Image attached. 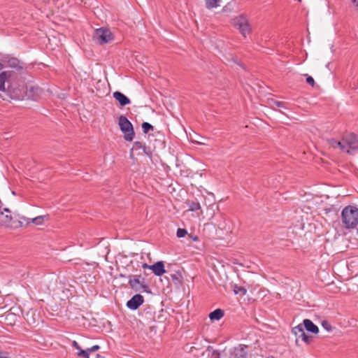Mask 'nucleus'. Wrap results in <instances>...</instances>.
<instances>
[{
  "instance_id": "nucleus-34",
  "label": "nucleus",
  "mask_w": 358,
  "mask_h": 358,
  "mask_svg": "<svg viewBox=\"0 0 358 358\" xmlns=\"http://www.w3.org/2000/svg\"><path fill=\"white\" fill-rule=\"evenodd\" d=\"M71 345H72V346H73L75 349H76V350H80L81 349V348H80V345H79V344L78 343V342H77V341H72Z\"/></svg>"
},
{
  "instance_id": "nucleus-15",
  "label": "nucleus",
  "mask_w": 358,
  "mask_h": 358,
  "mask_svg": "<svg viewBox=\"0 0 358 358\" xmlns=\"http://www.w3.org/2000/svg\"><path fill=\"white\" fill-rule=\"evenodd\" d=\"M329 144L334 148H339L341 150L345 152V143L343 141V136L341 141H337L335 138H331L328 140Z\"/></svg>"
},
{
  "instance_id": "nucleus-29",
  "label": "nucleus",
  "mask_w": 358,
  "mask_h": 358,
  "mask_svg": "<svg viewBox=\"0 0 358 358\" xmlns=\"http://www.w3.org/2000/svg\"><path fill=\"white\" fill-rule=\"evenodd\" d=\"M187 231L185 229L178 228L177 230V236L178 238H182L186 236Z\"/></svg>"
},
{
  "instance_id": "nucleus-31",
  "label": "nucleus",
  "mask_w": 358,
  "mask_h": 358,
  "mask_svg": "<svg viewBox=\"0 0 358 358\" xmlns=\"http://www.w3.org/2000/svg\"><path fill=\"white\" fill-rule=\"evenodd\" d=\"M322 326L324 329H326L328 331H331L332 330V327L327 320L322 321Z\"/></svg>"
},
{
  "instance_id": "nucleus-11",
  "label": "nucleus",
  "mask_w": 358,
  "mask_h": 358,
  "mask_svg": "<svg viewBox=\"0 0 358 358\" xmlns=\"http://www.w3.org/2000/svg\"><path fill=\"white\" fill-rule=\"evenodd\" d=\"M247 346L244 345H239L238 347L234 348L229 355V358H246Z\"/></svg>"
},
{
  "instance_id": "nucleus-19",
  "label": "nucleus",
  "mask_w": 358,
  "mask_h": 358,
  "mask_svg": "<svg viewBox=\"0 0 358 358\" xmlns=\"http://www.w3.org/2000/svg\"><path fill=\"white\" fill-rule=\"evenodd\" d=\"M187 205L189 208V210L196 211L201 208V205L199 202L195 201H187Z\"/></svg>"
},
{
  "instance_id": "nucleus-6",
  "label": "nucleus",
  "mask_w": 358,
  "mask_h": 358,
  "mask_svg": "<svg viewBox=\"0 0 358 358\" xmlns=\"http://www.w3.org/2000/svg\"><path fill=\"white\" fill-rule=\"evenodd\" d=\"M93 38L97 43L103 45L111 41L113 39V36L108 29L101 27L94 31Z\"/></svg>"
},
{
  "instance_id": "nucleus-18",
  "label": "nucleus",
  "mask_w": 358,
  "mask_h": 358,
  "mask_svg": "<svg viewBox=\"0 0 358 358\" xmlns=\"http://www.w3.org/2000/svg\"><path fill=\"white\" fill-rule=\"evenodd\" d=\"M12 221V216L10 215H3V213L0 211V225L9 227Z\"/></svg>"
},
{
  "instance_id": "nucleus-12",
  "label": "nucleus",
  "mask_w": 358,
  "mask_h": 358,
  "mask_svg": "<svg viewBox=\"0 0 358 358\" xmlns=\"http://www.w3.org/2000/svg\"><path fill=\"white\" fill-rule=\"evenodd\" d=\"M149 269L152 270L157 276H162L166 273L164 262L162 261L157 262L154 264L150 265Z\"/></svg>"
},
{
  "instance_id": "nucleus-20",
  "label": "nucleus",
  "mask_w": 358,
  "mask_h": 358,
  "mask_svg": "<svg viewBox=\"0 0 358 358\" xmlns=\"http://www.w3.org/2000/svg\"><path fill=\"white\" fill-rule=\"evenodd\" d=\"M292 331L298 338H300L303 332L305 331V329H304L303 324H299V325L294 327L292 329Z\"/></svg>"
},
{
  "instance_id": "nucleus-2",
  "label": "nucleus",
  "mask_w": 358,
  "mask_h": 358,
  "mask_svg": "<svg viewBox=\"0 0 358 358\" xmlns=\"http://www.w3.org/2000/svg\"><path fill=\"white\" fill-rule=\"evenodd\" d=\"M341 218L345 228H355L358 224V208L354 206L345 207L341 213Z\"/></svg>"
},
{
  "instance_id": "nucleus-17",
  "label": "nucleus",
  "mask_w": 358,
  "mask_h": 358,
  "mask_svg": "<svg viewBox=\"0 0 358 358\" xmlns=\"http://www.w3.org/2000/svg\"><path fill=\"white\" fill-rule=\"evenodd\" d=\"M224 315L223 310L220 308L215 309L209 314V318L210 320H220Z\"/></svg>"
},
{
  "instance_id": "nucleus-24",
  "label": "nucleus",
  "mask_w": 358,
  "mask_h": 358,
  "mask_svg": "<svg viewBox=\"0 0 358 358\" xmlns=\"http://www.w3.org/2000/svg\"><path fill=\"white\" fill-rule=\"evenodd\" d=\"M48 217V215L38 216L36 217L31 219V222L36 225H41L44 222L45 218Z\"/></svg>"
},
{
  "instance_id": "nucleus-38",
  "label": "nucleus",
  "mask_w": 358,
  "mask_h": 358,
  "mask_svg": "<svg viewBox=\"0 0 358 358\" xmlns=\"http://www.w3.org/2000/svg\"><path fill=\"white\" fill-rule=\"evenodd\" d=\"M352 1L355 4V6L358 8V0H352Z\"/></svg>"
},
{
  "instance_id": "nucleus-30",
  "label": "nucleus",
  "mask_w": 358,
  "mask_h": 358,
  "mask_svg": "<svg viewBox=\"0 0 358 358\" xmlns=\"http://www.w3.org/2000/svg\"><path fill=\"white\" fill-rule=\"evenodd\" d=\"M143 151L145 155H148V157H152V151L150 147L146 146L145 144H144Z\"/></svg>"
},
{
  "instance_id": "nucleus-39",
  "label": "nucleus",
  "mask_w": 358,
  "mask_h": 358,
  "mask_svg": "<svg viewBox=\"0 0 358 358\" xmlns=\"http://www.w3.org/2000/svg\"><path fill=\"white\" fill-rule=\"evenodd\" d=\"M3 210L6 213H10V210L8 208H5Z\"/></svg>"
},
{
  "instance_id": "nucleus-4",
  "label": "nucleus",
  "mask_w": 358,
  "mask_h": 358,
  "mask_svg": "<svg viewBox=\"0 0 358 358\" xmlns=\"http://www.w3.org/2000/svg\"><path fill=\"white\" fill-rule=\"evenodd\" d=\"M129 285L131 289L136 292H144L150 293L149 286L145 282V279L141 275H130L128 276Z\"/></svg>"
},
{
  "instance_id": "nucleus-23",
  "label": "nucleus",
  "mask_w": 358,
  "mask_h": 358,
  "mask_svg": "<svg viewBox=\"0 0 358 358\" xmlns=\"http://www.w3.org/2000/svg\"><path fill=\"white\" fill-rule=\"evenodd\" d=\"M141 127H142L143 133L145 134H148L150 131L154 130V127L151 124H150L147 122H143L141 124Z\"/></svg>"
},
{
  "instance_id": "nucleus-43",
  "label": "nucleus",
  "mask_w": 358,
  "mask_h": 358,
  "mask_svg": "<svg viewBox=\"0 0 358 358\" xmlns=\"http://www.w3.org/2000/svg\"><path fill=\"white\" fill-rule=\"evenodd\" d=\"M0 97L2 98L3 100H6L7 99L6 97L2 96L1 94H0Z\"/></svg>"
},
{
  "instance_id": "nucleus-9",
  "label": "nucleus",
  "mask_w": 358,
  "mask_h": 358,
  "mask_svg": "<svg viewBox=\"0 0 358 358\" xmlns=\"http://www.w3.org/2000/svg\"><path fill=\"white\" fill-rule=\"evenodd\" d=\"M4 62H6V66L14 69L13 71L16 74L22 72L25 69L24 63L16 57H9L7 60H4Z\"/></svg>"
},
{
  "instance_id": "nucleus-1",
  "label": "nucleus",
  "mask_w": 358,
  "mask_h": 358,
  "mask_svg": "<svg viewBox=\"0 0 358 358\" xmlns=\"http://www.w3.org/2000/svg\"><path fill=\"white\" fill-rule=\"evenodd\" d=\"M16 78V73L13 71H5L0 73V91L6 92L8 98L20 99L22 93L19 90L13 89L12 82Z\"/></svg>"
},
{
  "instance_id": "nucleus-40",
  "label": "nucleus",
  "mask_w": 358,
  "mask_h": 358,
  "mask_svg": "<svg viewBox=\"0 0 358 358\" xmlns=\"http://www.w3.org/2000/svg\"><path fill=\"white\" fill-rule=\"evenodd\" d=\"M96 358H104V357L101 356L99 354H97L96 356Z\"/></svg>"
},
{
  "instance_id": "nucleus-37",
  "label": "nucleus",
  "mask_w": 358,
  "mask_h": 358,
  "mask_svg": "<svg viewBox=\"0 0 358 358\" xmlns=\"http://www.w3.org/2000/svg\"><path fill=\"white\" fill-rule=\"evenodd\" d=\"M150 265H148L146 263L143 264L142 267L143 268H148Z\"/></svg>"
},
{
  "instance_id": "nucleus-3",
  "label": "nucleus",
  "mask_w": 358,
  "mask_h": 358,
  "mask_svg": "<svg viewBox=\"0 0 358 358\" xmlns=\"http://www.w3.org/2000/svg\"><path fill=\"white\" fill-rule=\"evenodd\" d=\"M118 124L121 131L124 134V138L126 141H132L135 132L133 124L124 115H120L118 118Z\"/></svg>"
},
{
  "instance_id": "nucleus-35",
  "label": "nucleus",
  "mask_w": 358,
  "mask_h": 358,
  "mask_svg": "<svg viewBox=\"0 0 358 358\" xmlns=\"http://www.w3.org/2000/svg\"><path fill=\"white\" fill-rule=\"evenodd\" d=\"M229 6H230V3H228L227 5H226V6L223 8V9H222V10H223V11H224V12H227V11H228V10H231V8H230V7H229Z\"/></svg>"
},
{
  "instance_id": "nucleus-33",
  "label": "nucleus",
  "mask_w": 358,
  "mask_h": 358,
  "mask_svg": "<svg viewBox=\"0 0 358 358\" xmlns=\"http://www.w3.org/2000/svg\"><path fill=\"white\" fill-rule=\"evenodd\" d=\"M100 349V346L98 345H93L92 348H87L89 353L96 352Z\"/></svg>"
},
{
  "instance_id": "nucleus-21",
  "label": "nucleus",
  "mask_w": 358,
  "mask_h": 358,
  "mask_svg": "<svg viewBox=\"0 0 358 358\" xmlns=\"http://www.w3.org/2000/svg\"><path fill=\"white\" fill-rule=\"evenodd\" d=\"M232 287L235 294H240L241 296H244L247 292V289L244 287L238 286V285L235 284L232 286Z\"/></svg>"
},
{
  "instance_id": "nucleus-13",
  "label": "nucleus",
  "mask_w": 358,
  "mask_h": 358,
  "mask_svg": "<svg viewBox=\"0 0 358 358\" xmlns=\"http://www.w3.org/2000/svg\"><path fill=\"white\" fill-rule=\"evenodd\" d=\"M113 96L121 106H125L131 103L130 99L121 92L116 91L113 92Z\"/></svg>"
},
{
  "instance_id": "nucleus-22",
  "label": "nucleus",
  "mask_w": 358,
  "mask_h": 358,
  "mask_svg": "<svg viewBox=\"0 0 358 358\" xmlns=\"http://www.w3.org/2000/svg\"><path fill=\"white\" fill-rule=\"evenodd\" d=\"M221 0H205L206 7L208 9H212L220 6L219 2Z\"/></svg>"
},
{
  "instance_id": "nucleus-28",
  "label": "nucleus",
  "mask_w": 358,
  "mask_h": 358,
  "mask_svg": "<svg viewBox=\"0 0 358 358\" xmlns=\"http://www.w3.org/2000/svg\"><path fill=\"white\" fill-rule=\"evenodd\" d=\"M144 144L145 143H143L142 142H140V141L134 142L132 150H140V149L143 150Z\"/></svg>"
},
{
  "instance_id": "nucleus-16",
  "label": "nucleus",
  "mask_w": 358,
  "mask_h": 358,
  "mask_svg": "<svg viewBox=\"0 0 358 358\" xmlns=\"http://www.w3.org/2000/svg\"><path fill=\"white\" fill-rule=\"evenodd\" d=\"M171 278L176 286L179 287L182 285L183 277L181 272L176 271L174 273L171 274Z\"/></svg>"
},
{
  "instance_id": "nucleus-36",
  "label": "nucleus",
  "mask_w": 358,
  "mask_h": 358,
  "mask_svg": "<svg viewBox=\"0 0 358 358\" xmlns=\"http://www.w3.org/2000/svg\"><path fill=\"white\" fill-rule=\"evenodd\" d=\"M213 355H215L216 358H220V352L217 350H214L213 352Z\"/></svg>"
},
{
  "instance_id": "nucleus-14",
  "label": "nucleus",
  "mask_w": 358,
  "mask_h": 358,
  "mask_svg": "<svg viewBox=\"0 0 358 358\" xmlns=\"http://www.w3.org/2000/svg\"><path fill=\"white\" fill-rule=\"evenodd\" d=\"M304 327V329H306L307 331L313 333V334H317L319 332V328L317 325H315L309 319H305L303 321V323H301Z\"/></svg>"
},
{
  "instance_id": "nucleus-32",
  "label": "nucleus",
  "mask_w": 358,
  "mask_h": 358,
  "mask_svg": "<svg viewBox=\"0 0 358 358\" xmlns=\"http://www.w3.org/2000/svg\"><path fill=\"white\" fill-rule=\"evenodd\" d=\"M306 83L308 85H310V86L314 87L315 85V83L313 78L310 76H308V74H306Z\"/></svg>"
},
{
  "instance_id": "nucleus-25",
  "label": "nucleus",
  "mask_w": 358,
  "mask_h": 358,
  "mask_svg": "<svg viewBox=\"0 0 358 358\" xmlns=\"http://www.w3.org/2000/svg\"><path fill=\"white\" fill-rule=\"evenodd\" d=\"M270 104L273 107V106H277V107H281V108H287L286 106H285V102H282V101H276V100H273L272 99L271 101H270Z\"/></svg>"
},
{
  "instance_id": "nucleus-44",
  "label": "nucleus",
  "mask_w": 358,
  "mask_h": 358,
  "mask_svg": "<svg viewBox=\"0 0 358 358\" xmlns=\"http://www.w3.org/2000/svg\"><path fill=\"white\" fill-rule=\"evenodd\" d=\"M298 1H299V2H301V0H298Z\"/></svg>"
},
{
  "instance_id": "nucleus-26",
  "label": "nucleus",
  "mask_w": 358,
  "mask_h": 358,
  "mask_svg": "<svg viewBox=\"0 0 358 358\" xmlns=\"http://www.w3.org/2000/svg\"><path fill=\"white\" fill-rule=\"evenodd\" d=\"M300 338L302 339L303 341H304L307 344H310L312 341V338L313 337L311 336H308L307 335L305 331L303 332V334H301Z\"/></svg>"
},
{
  "instance_id": "nucleus-7",
  "label": "nucleus",
  "mask_w": 358,
  "mask_h": 358,
  "mask_svg": "<svg viewBox=\"0 0 358 358\" xmlns=\"http://www.w3.org/2000/svg\"><path fill=\"white\" fill-rule=\"evenodd\" d=\"M234 25L240 31L244 37L251 31V27L248 20L243 15H240L234 19Z\"/></svg>"
},
{
  "instance_id": "nucleus-41",
  "label": "nucleus",
  "mask_w": 358,
  "mask_h": 358,
  "mask_svg": "<svg viewBox=\"0 0 358 358\" xmlns=\"http://www.w3.org/2000/svg\"><path fill=\"white\" fill-rule=\"evenodd\" d=\"M3 67H4V65H3L1 62H0V71H1V69H3Z\"/></svg>"
},
{
  "instance_id": "nucleus-42",
  "label": "nucleus",
  "mask_w": 358,
  "mask_h": 358,
  "mask_svg": "<svg viewBox=\"0 0 358 358\" xmlns=\"http://www.w3.org/2000/svg\"><path fill=\"white\" fill-rule=\"evenodd\" d=\"M119 276H120V278H126V275H124V274H122V273H120V274L119 275Z\"/></svg>"
},
{
  "instance_id": "nucleus-8",
  "label": "nucleus",
  "mask_w": 358,
  "mask_h": 358,
  "mask_svg": "<svg viewBox=\"0 0 358 358\" xmlns=\"http://www.w3.org/2000/svg\"><path fill=\"white\" fill-rule=\"evenodd\" d=\"M21 92L22 93V97L20 99H23L24 94V96H27L28 99L36 101L40 96L41 89L36 86L27 85L25 91Z\"/></svg>"
},
{
  "instance_id": "nucleus-10",
  "label": "nucleus",
  "mask_w": 358,
  "mask_h": 358,
  "mask_svg": "<svg viewBox=\"0 0 358 358\" xmlns=\"http://www.w3.org/2000/svg\"><path fill=\"white\" fill-rule=\"evenodd\" d=\"M144 302L143 296L140 294L134 295L127 302V307L132 310H137Z\"/></svg>"
},
{
  "instance_id": "nucleus-5",
  "label": "nucleus",
  "mask_w": 358,
  "mask_h": 358,
  "mask_svg": "<svg viewBox=\"0 0 358 358\" xmlns=\"http://www.w3.org/2000/svg\"><path fill=\"white\" fill-rule=\"evenodd\" d=\"M345 143V152L349 155H355L358 152V135L350 133L343 136Z\"/></svg>"
},
{
  "instance_id": "nucleus-27",
  "label": "nucleus",
  "mask_w": 358,
  "mask_h": 358,
  "mask_svg": "<svg viewBox=\"0 0 358 358\" xmlns=\"http://www.w3.org/2000/svg\"><path fill=\"white\" fill-rule=\"evenodd\" d=\"M78 356L83 358H90V353L88 352L87 350L80 349L78 352Z\"/></svg>"
}]
</instances>
